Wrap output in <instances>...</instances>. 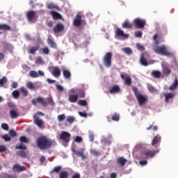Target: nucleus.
Listing matches in <instances>:
<instances>
[{
    "label": "nucleus",
    "mask_w": 178,
    "mask_h": 178,
    "mask_svg": "<svg viewBox=\"0 0 178 178\" xmlns=\"http://www.w3.org/2000/svg\"><path fill=\"white\" fill-rule=\"evenodd\" d=\"M48 44L51 47V48H56V43L54 42L51 38H49L47 40Z\"/></svg>",
    "instance_id": "473e14b6"
},
{
    "label": "nucleus",
    "mask_w": 178,
    "mask_h": 178,
    "mask_svg": "<svg viewBox=\"0 0 178 178\" xmlns=\"http://www.w3.org/2000/svg\"><path fill=\"white\" fill-rule=\"evenodd\" d=\"M62 169V167L60 165L55 167L53 170L51 172V173H59Z\"/></svg>",
    "instance_id": "4c0bfd02"
},
{
    "label": "nucleus",
    "mask_w": 178,
    "mask_h": 178,
    "mask_svg": "<svg viewBox=\"0 0 178 178\" xmlns=\"http://www.w3.org/2000/svg\"><path fill=\"white\" fill-rule=\"evenodd\" d=\"M133 22L135 27L137 29H144L147 24L145 19L140 18H136Z\"/></svg>",
    "instance_id": "39448f33"
},
{
    "label": "nucleus",
    "mask_w": 178,
    "mask_h": 178,
    "mask_svg": "<svg viewBox=\"0 0 178 178\" xmlns=\"http://www.w3.org/2000/svg\"><path fill=\"white\" fill-rule=\"evenodd\" d=\"M170 72H171L170 69L168 67L164 68L163 70V73L164 74H170Z\"/></svg>",
    "instance_id": "680f3d73"
},
{
    "label": "nucleus",
    "mask_w": 178,
    "mask_h": 178,
    "mask_svg": "<svg viewBox=\"0 0 178 178\" xmlns=\"http://www.w3.org/2000/svg\"><path fill=\"white\" fill-rule=\"evenodd\" d=\"M136 98L138 101L140 106H142V105H144V104L147 102V97L141 94H139V95L136 96Z\"/></svg>",
    "instance_id": "ddd939ff"
},
{
    "label": "nucleus",
    "mask_w": 178,
    "mask_h": 178,
    "mask_svg": "<svg viewBox=\"0 0 178 178\" xmlns=\"http://www.w3.org/2000/svg\"><path fill=\"white\" fill-rule=\"evenodd\" d=\"M38 49H40V45L39 44L31 47V49L29 50V54H31V55H34V54L35 52H37V51H38Z\"/></svg>",
    "instance_id": "c85d7f7f"
},
{
    "label": "nucleus",
    "mask_w": 178,
    "mask_h": 178,
    "mask_svg": "<svg viewBox=\"0 0 178 178\" xmlns=\"http://www.w3.org/2000/svg\"><path fill=\"white\" fill-rule=\"evenodd\" d=\"M19 141L20 143H22V144H23V143H24L25 144H27V143H29V139H27L26 136H21L19 138Z\"/></svg>",
    "instance_id": "37998d69"
},
{
    "label": "nucleus",
    "mask_w": 178,
    "mask_h": 178,
    "mask_svg": "<svg viewBox=\"0 0 178 178\" xmlns=\"http://www.w3.org/2000/svg\"><path fill=\"white\" fill-rule=\"evenodd\" d=\"M135 36L137 38H141L143 37V32L141 31H138L135 32Z\"/></svg>",
    "instance_id": "5fc2aeb1"
},
{
    "label": "nucleus",
    "mask_w": 178,
    "mask_h": 178,
    "mask_svg": "<svg viewBox=\"0 0 178 178\" xmlns=\"http://www.w3.org/2000/svg\"><path fill=\"white\" fill-rule=\"evenodd\" d=\"M90 154H92V155H95V156L99 155V152H98V151H97L95 149H92L90 150Z\"/></svg>",
    "instance_id": "bf43d9fd"
},
{
    "label": "nucleus",
    "mask_w": 178,
    "mask_h": 178,
    "mask_svg": "<svg viewBox=\"0 0 178 178\" xmlns=\"http://www.w3.org/2000/svg\"><path fill=\"white\" fill-rule=\"evenodd\" d=\"M42 51L44 55H48L49 54V49L47 47H44L42 49Z\"/></svg>",
    "instance_id": "3c124183"
},
{
    "label": "nucleus",
    "mask_w": 178,
    "mask_h": 178,
    "mask_svg": "<svg viewBox=\"0 0 178 178\" xmlns=\"http://www.w3.org/2000/svg\"><path fill=\"white\" fill-rule=\"evenodd\" d=\"M123 51L124 52V54H127V55H130L131 54V52H133L131 49H130L129 47L124 48Z\"/></svg>",
    "instance_id": "8fccbe9b"
},
{
    "label": "nucleus",
    "mask_w": 178,
    "mask_h": 178,
    "mask_svg": "<svg viewBox=\"0 0 178 178\" xmlns=\"http://www.w3.org/2000/svg\"><path fill=\"white\" fill-rule=\"evenodd\" d=\"M103 62L106 67H111L112 65V53L108 52L103 57Z\"/></svg>",
    "instance_id": "20e7f679"
},
{
    "label": "nucleus",
    "mask_w": 178,
    "mask_h": 178,
    "mask_svg": "<svg viewBox=\"0 0 178 178\" xmlns=\"http://www.w3.org/2000/svg\"><path fill=\"white\" fill-rule=\"evenodd\" d=\"M8 106L12 109V111H17V108H16V105H15L12 102L8 103Z\"/></svg>",
    "instance_id": "79ce46f5"
},
{
    "label": "nucleus",
    "mask_w": 178,
    "mask_h": 178,
    "mask_svg": "<svg viewBox=\"0 0 178 178\" xmlns=\"http://www.w3.org/2000/svg\"><path fill=\"white\" fill-rule=\"evenodd\" d=\"M147 90L150 92H157L158 90L155 89V88L151 85H148L147 86Z\"/></svg>",
    "instance_id": "a19ab883"
},
{
    "label": "nucleus",
    "mask_w": 178,
    "mask_h": 178,
    "mask_svg": "<svg viewBox=\"0 0 178 178\" xmlns=\"http://www.w3.org/2000/svg\"><path fill=\"white\" fill-rule=\"evenodd\" d=\"M0 30L3 31H11L12 27L6 24H0Z\"/></svg>",
    "instance_id": "aec40b11"
},
{
    "label": "nucleus",
    "mask_w": 178,
    "mask_h": 178,
    "mask_svg": "<svg viewBox=\"0 0 178 178\" xmlns=\"http://www.w3.org/2000/svg\"><path fill=\"white\" fill-rule=\"evenodd\" d=\"M75 119H76V118H74V117L69 115V116L67 117L66 120H67V122L68 123L72 124V123H74V120H75Z\"/></svg>",
    "instance_id": "c03bdc74"
},
{
    "label": "nucleus",
    "mask_w": 178,
    "mask_h": 178,
    "mask_svg": "<svg viewBox=\"0 0 178 178\" xmlns=\"http://www.w3.org/2000/svg\"><path fill=\"white\" fill-rule=\"evenodd\" d=\"M50 13L54 20H60V19H62V15H60V14H59L56 11H51Z\"/></svg>",
    "instance_id": "4be33fe9"
},
{
    "label": "nucleus",
    "mask_w": 178,
    "mask_h": 178,
    "mask_svg": "<svg viewBox=\"0 0 178 178\" xmlns=\"http://www.w3.org/2000/svg\"><path fill=\"white\" fill-rule=\"evenodd\" d=\"M71 135L67 131H63L60 135V140L65 141V143H69L70 141Z\"/></svg>",
    "instance_id": "423d86ee"
},
{
    "label": "nucleus",
    "mask_w": 178,
    "mask_h": 178,
    "mask_svg": "<svg viewBox=\"0 0 178 178\" xmlns=\"http://www.w3.org/2000/svg\"><path fill=\"white\" fill-rule=\"evenodd\" d=\"M63 30H65V25L62 23L56 24L53 29L54 33L56 34H58V33H61V31H63Z\"/></svg>",
    "instance_id": "1a4fd4ad"
},
{
    "label": "nucleus",
    "mask_w": 178,
    "mask_h": 178,
    "mask_svg": "<svg viewBox=\"0 0 178 178\" xmlns=\"http://www.w3.org/2000/svg\"><path fill=\"white\" fill-rule=\"evenodd\" d=\"M177 86H178L177 78H175V81L169 87L168 90H170V91H173V90H176V88H177Z\"/></svg>",
    "instance_id": "393cba45"
},
{
    "label": "nucleus",
    "mask_w": 178,
    "mask_h": 178,
    "mask_svg": "<svg viewBox=\"0 0 178 178\" xmlns=\"http://www.w3.org/2000/svg\"><path fill=\"white\" fill-rule=\"evenodd\" d=\"M63 74L65 79H70V77L72 76V74L70 73V71H69L67 70H64L63 71Z\"/></svg>",
    "instance_id": "c756f323"
},
{
    "label": "nucleus",
    "mask_w": 178,
    "mask_h": 178,
    "mask_svg": "<svg viewBox=\"0 0 178 178\" xmlns=\"http://www.w3.org/2000/svg\"><path fill=\"white\" fill-rule=\"evenodd\" d=\"M115 35L117 37H120L121 38H124V39L129 38V34L124 33V31H123V30L120 29V28L116 29Z\"/></svg>",
    "instance_id": "0eeeda50"
},
{
    "label": "nucleus",
    "mask_w": 178,
    "mask_h": 178,
    "mask_svg": "<svg viewBox=\"0 0 178 178\" xmlns=\"http://www.w3.org/2000/svg\"><path fill=\"white\" fill-rule=\"evenodd\" d=\"M68 177L69 173L66 171H62L59 175V178H67Z\"/></svg>",
    "instance_id": "f704fd0d"
},
{
    "label": "nucleus",
    "mask_w": 178,
    "mask_h": 178,
    "mask_svg": "<svg viewBox=\"0 0 178 178\" xmlns=\"http://www.w3.org/2000/svg\"><path fill=\"white\" fill-rule=\"evenodd\" d=\"M16 149H27V147H26V145L23 143L20 144V145H17L15 147Z\"/></svg>",
    "instance_id": "e433bc0d"
},
{
    "label": "nucleus",
    "mask_w": 178,
    "mask_h": 178,
    "mask_svg": "<svg viewBox=\"0 0 178 178\" xmlns=\"http://www.w3.org/2000/svg\"><path fill=\"white\" fill-rule=\"evenodd\" d=\"M2 138H3V140H4L5 141H10V137L9 135H8V134L4 135V136L2 137Z\"/></svg>",
    "instance_id": "774afa93"
},
{
    "label": "nucleus",
    "mask_w": 178,
    "mask_h": 178,
    "mask_svg": "<svg viewBox=\"0 0 178 178\" xmlns=\"http://www.w3.org/2000/svg\"><path fill=\"white\" fill-rule=\"evenodd\" d=\"M73 152H74V154L77 155V156L82 158L83 160H84V159L86 158V154H84V153L83 152L76 151L74 149Z\"/></svg>",
    "instance_id": "cd10ccee"
},
{
    "label": "nucleus",
    "mask_w": 178,
    "mask_h": 178,
    "mask_svg": "<svg viewBox=\"0 0 178 178\" xmlns=\"http://www.w3.org/2000/svg\"><path fill=\"white\" fill-rule=\"evenodd\" d=\"M151 129H152L153 131H156V130H158V126L156 125L154 126V122H153V124L150 127H147L146 130H151Z\"/></svg>",
    "instance_id": "de8ad7c7"
},
{
    "label": "nucleus",
    "mask_w": 178,
    "mask_h": 178,
    "mask_svg": "<svg viewBox=\"0 0 178 178\" xmlns=\"http://www.w3.org/2000/svg\"><path fill=\"white\" fill-rule=\"evenodd\" d=\"M152 76L155 77V79H159L161 77V72L154 70L152 72Z\"/></svg>",
    "instance_id": "72a5a7b5"
},
{
    "label": "nucleus",
    "mask_w": 178,
    "mask_h": 178,
    "mask_svg": "<svg viewBox=\"0 0 178 178\" xmlns=\"http://www.w3.org/2000/svg\"><path fill=\"white\" fill-rule=\"evenodd\" d=\"M10 115L11 119H16V118H17V116H19V114L17 113L16 110H10Z\"/></svg>",
    "instance_id": "bb28decb"
},
{
    "label": "nucleus",
    "mask_w": 178,
    "mask_h": 178,
    "mask_svg": "<svg viewBox=\"0 0 178 178\" xmlns=\"http://www.w3.org/2000/svg\"><path fill=\"white\" fill-rule=\"evenodd\" d=\"M36 145L39 149L45 151V149H49L52 147V140H49L47 136H42L37 139Z\"/></svg>",
    "instance_id": "f257e3e1"
},
{
    "label": "nucleus",
    "mask_w": 178,
    "mask_h": 178,
    "mask_svg": "<svg viewBox=\"0 0 178 178\" xmlns=\"http://www.w3.org/2000/svg\"><path fill=\"white\" fill-rule=\"evenodd\" d=\"M120 77L122 80H124L126 86H131V78L130 76H126L124 74H121Z\"/></svg>",
    "instance_id": "2eb2a0df"
},
{
    "label": "nucleus",
    "mask_w": 178,
    "mask_h": 178,
    "mask_svg": "<svg viewBox=\"0 0 178 178\" xmlns=\"http://www.w3.org/2000/svg\"><path fill=\"white\" fill-rule=\"evenodd\" d=\"M165 97V102L169 104V99H172L175 97V94L172 92L163 93Z\"/></svg>",
    "instance_id": "f3484780"
},
{
    "label": "nucleus",
    "mask_w": 178,
    "mask_h": 178,
    "mask_svg": "<svg viewBox=\"0 0 178 178\" xmlns=\"http://www.w3.org/2000/svg\"><path fill=\"white\" fill-rule=\"evenodd\" d=\"M79 99V95H70L68 97V101L72 104L76 103Z\"/></svg>",
    "instance_id": "412c9836"
},
{
    "label": "nucleus",
    "mask_w": 178,
    "mask_h": 178,
    "mask_svg": "<svg viewBox=\"0 0 178 178\" xmlns=\"http://www.w3.org/2000/svg\"><path fill=\"white\" fill-rule=\"evenodd\" d=\"M161 136L156 135L154 138L153 140L152 141V145L154 147V145H156V144H159V143H161Z\"/></svg>",
    "instance_id": "b1692460"
},
{
    "label": "nucleus",
    "mask_w": 178,
    "mask_h": 178,
    "mask_svg": "<svg viewBox=\"0 0 178 178\" xmlns=\"http://www.w3.org/2000/svg\"><path fill=\"white\" fill-rule=\"evenodd\" d=\"M8 83V78L6 76H3L2 79H0V86L2 87L3 84H6Z\"/></svg>",
    "instance_id": "c9c22d12"
},
{
    "label": "nucleus",
    "mask_w": 178,
    "mask_h": 178,
    "mask_svg": "<svg viewBox=\"0 0 178 178\" xmlns=\"http://www.w3.org/2000/svg\"><path fill=\"white\" fill-rule=\"evenodd\" d=\"M29 76H30V77H33V79H36V77H40L38 72H37L36 71H34V70L29 72Z\"/></svg>",
    "instance_id": "2f4dec72"
},
{
    "label": "nucleus",
    "mask_w": 178,
    "mask_h": 178,
    "mask_svg": "<svg viewBox=\"0 0 178 178\" xmlns=\"http://www.w3.org/2000/svg\"><path fill=\"white\" fill-rule=\"evenodd\" d=\"M27 88H29V90H34L35 88V86L33 83V82H28L26 84Z\"/></svg>",
    "instance_id": "a18cd8bd"
},
{
    "label": "nucleus",
    "mask_w": 178,
    "mask_h": 178,
    "mask_svg": "<svg viewBox=\"0 0 178 178\" xmlns=\"http://www.w3.org/2000/svg\"><path fill=\"white\" fill-rule=\"evenodd\" d=\"M57 119L58 120V122H63V120H65V119H66V115H65V114H61L58 115Z\"/></svg>",
    "instance_id": "49530a36"
},
{
    "label": "nucleus",
    "mask_w": 178,
    "mask_h": 178,
    "mask_svg": "<svg viewBox=\"0 0 178 178\" xmlns=\"http://www.w3.org/2000/svg\"><path fill=\"white\" fill-rule=\"evenodd\" d=\"M26 19L29 21L30 23H34L37 22V19H38V15H37V11L35 10H29L26 12Z\"/></svg>",
    "instance_id": "7ed1b4c3"
},
{
    "label": "nucleus",
    "mask_w": 178,
    "mask_h": 178,
    "mask_svg": "<svg viewBox=\"0 0 178 178\" xmlns=\"http://www.w3.org/2000/svg\"><path fill=\"white\" fill-rule=\"evenodd\" d=\"M136 47H137L138 49H139V51H144V49H145L144 46H143V44H141L140 43L136 44Z\"/></svg>",
    "instance_id": "052dcab7"
},
{
    "label": "nucleus",
    "mask_w": 178,
    "mask_h": 178,
    "mask_svg": "<svg viewBox=\"0 0 178 178\" xmlns=\"http://www.w3.org/2000/svg\"><path fill=\"white\" fill-rule=\"evenodd\" d=\"M156 151L147 150L140 154L142 158H154L155 156V154H156Z\"/></svg>",
    "instance_id": "6e6552de"
},
{
    "label": "nucleus",
    "mask_w": 178,
    "mask_h": 178,
    "mask_svg": "<svg viewBox=\"0 0 178 178\" xmlns=\"http://www.w3.org/2000/svg\"><path fill=\"white\" fill-rule=\"evenodd\" d=\"M101 143L103 144V145H111L112 142L106 138H104L101 140Z\"/></svg>",
    "instance_id": "58836bf2"
},
{
    "label": "nucleus",
    "mask_w": 178,
    "mask_h": 178,
    "mask_svg": "<svg viewBox=\"0 0 178 178\" xmlns=\"http://www.w3.org/2000/svg\"><path fill=\"white\" fill-rule=\"evenodd\" d=\"M33 120L35 124L39 127V129H44V121L42 120H40V118L37 115L33 116Z\"/></svg>",
    "instance_id": "9b49d317"
},
{
    "label": "nucleus",
    "mask_w": 178,
    "mask_h": 178,
    "mask_svg": "<svg viewBox=\"0 0 178 178\" xmlns=\"http://www.w3.org/2000/svg\"><path fill=\"white\" fill-rule=\"evenodd\" d=\"M94 138H95V136H94V133L92 132H90L89 133V140L91 143H92V141H94Z\"/></svg>",
    "instance_id": "0e129e2a"
},
{
    "label": "nucleus",
    "mask_w": 178,
    "mask_h": 178,
    "mask_svg": "<svg viewBox=\"0 0 178 178\" xmlns=\"http://www.w3.org/2000/svg\"><path fill=\"white\" fill-rule=\"evenodd\" d=\"M9 134L10 136H11V137H16V136H17V134H16V131L13 129L10 130Z\"/></svg>",
    "instance_id": "69168bd1"
},
{
    "label": "nucleus",
    "mask_w": 178,
    "mask_h": 178,
    "mask_svg": "<svg viewBox=\"0 0 178 178\" xmlns=\"http://www.w3.org/2000/svg\"><path fill=\"white\" fill-rule=\"evenodd\" d=\"M74 141H75V143H81V141H83V138L80 136H76Z\"/></svg>",
    "instance_id": "338daca9"
},
{
    "label": "nucleus",
    "mask_w": 178,
    "mask_h": 178,
    "mask_svg": "<svg viewBox=\"0 0 178 178\" xmlns=\"http://www.w3.org/2000/svg\"><path fill=\"white\" fill-rule=\"evenodd\" d=\"M18 154L19 156H21V158H26V152H24V150H19L18 152Z\"/></svg>",
    "instance_id": "6e6d98bb"
},
{
    "label": "nucleus",
    "mask_w": 178,
    "mask_h": 178,
    "mask_svg": "<svg viewBox=\"0 0 178 178\" xmlns=\"http://www.w3.org/2000/svg\"><path fill=\"white\" fill-rule=\"evenodd\" d=\"M1 128L3 129V130L8 131L9 130V125H8V124L6 123H3L1 124Z\"/></svg>",
    "instance_id": "13d9d810"
},
{
    "label": "nucleus",
    "mask_w": 178,
    "mask_h": 178,
    "mask_svg": "<svg viewBox=\"0 0 178 178\" xmlns=\"http://www.w3.org/2000/svg\"><path fill=\"white\" fill-rule=\"evenodd\" d=\"M47 6V9H55L56 8H57V6L54 3H48Z\"/></svg>",
    "instance_id": "e2e57ef3"
},
{
    "label": "nucleus",
    "mask_w": 178,
    "mask_h": 178,
    "mask_svg": "<svg viewBox=\"0 0 178 178\" xmlns=\"http://www.w3.org/2000/svg\"><path fill=\"white\" fill-rule=\"evenodd\" d=\"M122 29H128L129 30H131V29H133V24L129 22V20H125L122 23Z\"/></svg>",
    "instance_id": "a211bd4d"
},
{
    "label": "nucleus",
    "mask_w": 178,
    "mask_h": 178,
    "mask_svg": "<svg viewBox=\"0 0 178 178\" xmlns=\"http://www.w3.org/2000/svg\"><path fill=\"white\" fill-rule=\"evenodd\" d=\"M37 103L40 104L42 106H47L48 105V103L47 102V100L44 99L42 97H37Z\"/></svg>",
    "instance_id": "6ab92c4d"
},
{
    "label": "nucleus",
    "mask_w": 178,
    "mask_h": 178,
    "mask_svg": "<svg viewBox=\"0 0 178 178\" xmlns=\"http://www.w3.org/2000/svg\"><path fill=\"white\" fill-rule=\"evenodd\" d=\"M12 95L14 97V98H19L20 93L19 92V90H14L12 93Z\"/></svg>",
    "instance_id": "864d4df0"
},
{
    "label": "nucleus",
    "mask_w": 178,
    "mask_h": 178,
    "mask_svg": "<svg viewBox=\"0 0 178 178\" xmlns=\"http://www.w3.org/2000/svg\"><path fill=\"white\" fill-rule=\"evenodd\" d=\"M140 63L142 65V66H148V61H147V59H145V57H144V54L140 55Z\"/></svg>",
    "instance_id": "5701e85b"
},
{
    "label": "nucleus",
    "mask_w": 178,
    "mask_h": 178,
    "mask_svg": "<svg viewBox=\"0 0 178 178\" xmlns=\"http://www.w3.org/2000/svg\"><path fill=\"white\" fill-rule=\"evenodd\" d=\"M132 90H133V91H134V92L136 97H137L138 95H140V92H138V88H137V87L134 86V87L132 88Z\"/></svg>",
    "instance_id": "4d7b16f0"
},
{
    "label": "nucleus",
    "mask_w": 178,
    "mask_h": 178,
    "mask_svg": "<svg viewBox=\"0 0 178 178\" xmlns=\"http://www.w3.org/2000/svg\"><path fill=\"white\" fill-rule=\"evenodd\" d=\"M120 118V115H119V114L115 113L112 117V120H113L114 122H119Z\"/></svg>",
    "instance_id": "ea45409f"
},
{
    "label": "nucleus",
    "mask_w": 178,
    "mask_h": 178,
    "mask_svg": "<svg viewBox=\"0 0 178 178\" xmlns=\"http://www.w3.org/2000/svg\"><path fill=\"white\" fill-rule=\"evenodd\" d=\"M110 94H118L120 92V87L118 85H114L112 88L109 89Z\"/></svg>",
    "instance_id": "dca6fc26"
},
{
    "label": "nucleus",
    "mask_w": 178,
    "mask_h": 178,
    "mask_svg": "<svg viewBox=\"0 0 178 178\" xmlns=\"http://www.w3.org/2000/svg\"><path fill=\"white\" fill-rule=\"evenodd\" d=\"M19 91L21 94H22L23 97H27V95H29V90H27L24 87L21 88Z\"/></svg>",
    "instance_id": "7c9ffc66"
},
{
    "label": "nucleus",
    "mask_w": 178,
    "mask_h": 178,
    "mask_svg": "<svg viewBox=\"0 0 178 178\" xmlns=\"http://www.w3.org/2000/svg\"><path fill=\"white\" fill-rule=\"evenodd\" d=\"M47 101L48 104H49L51 106H54L55 105V102H54V99L51 97H47Z\"/></svg>",
    "instance_id": "603ef678"
},
{
    "label": "nucleus",
    "mask_w": 178,
    "mask_h": 178,
    "mask_svg": "<svg viewBox=\"0 0 178 178\" xmlns=\"http://www.w3.org/2000/svg\"><path fill=\"white\" fill-rule=\"evenodd\" d=\"M127 160L123 157H119L117 159V163H119L121 166H124L126 165Z\"/></svg>",
    "instance_id": "a878e982"
},
{
    "label": "nucleus",
    "mask_w": 178,
    "mask_h": 178,
    "mask_svg": "<svg viewBox=\"0 0 178 178\" xmlns=\"http://www.w3.org/2000/svg\"><path fill=\"white\" fill-rule=\"evenodd\" d=\"M81 15H80V14H77L73 21V25L74 27H80L81 26Z\"/></svg>",
    "instance_id": "f8f14e48"
},
{
    "label": "nucleus",
    "mask_w": 178,
    "mask_h": 178,
    "mask_svg": "<svg viewBox=\"0 0 178 178\" xmlns=\"http://www.w3.org/2000/svg\"><path fill=\"white\" fill-rule=\"evenodd\" d=\"M13 172H24L26 170V167L24 166H20V164L17 163L13 166Z\"/></svg>",
    "instance_id": "4468645a"
},
{
    "label": "nucleus",
    "mask_w": 178,
    "mask_h": 178,
    "mask_svg": "<svg viewBox=\"0 0 178 178\" xmlns=\"http://www.w3.org/2000/svg\"><path fill=\"white\" fill-rule=\"evenodd\" d=\"M49 70L54 77H59L60 76V69L58 67H51Z\"/></svg>",
    "instance_id": "9d476101"
},
{
    "label": "nucleus",
    "mask_w": 178,
    "mask_h": 178,
    "mask_svg": "<svg viewBox=\"0 0 178 178\" xmlns=\"http://www.w3.org/2000/svg\"><path fill=\"white\" fill-rule=\"evenodd\" d=\"M153 51L158 55H162L163 56H172V54L168 51V47L163 44L161 46L154 45L153 46Z\"/></svg>",
    "instance_id": "f03ea898"
},
{
    "label": "nucleus",
    "mask_w": 178,
    "mask_h": 178,
    "mask_svg": "<svg viewBox=\"0 0 178 178\" xmlns=\"http://www.w3.org/2000/svg\"><path fill=\"white\" fill-rule=\"evenodd\" d=\"M78 104L81 105V106H87V101L83 100V99H80L78 102Z\"/></svg>",
    "instance_id": "09e8293b"
}]
</instances>
